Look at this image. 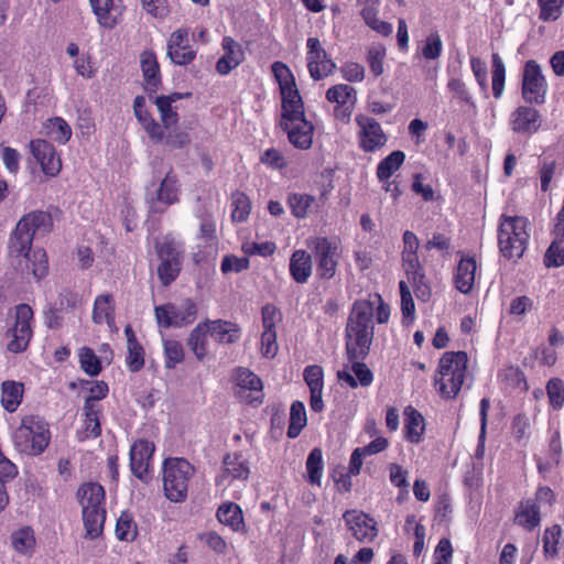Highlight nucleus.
<instances>
[{
	"label": "nucleus",
	"instance_id": "f257e3e1",
	"mask_svg": "<svg viewBox=\"0 0 564 564\" xmlns=\"http://www.w3.org/2000/svg\"><path fill=\"white\" fill-rule=\"evenodd\" d=\"M373 304L369 301H357L352 305L346 326V350L351 369L337 371L339 381L346 382L350 388L359 384L368 387L372 382V372L366 364L361 362L370 350L373 339L372 317Z\"/></svg>",
	"mask_w": 564,
	"mask_h": 564
},
{
	"label": "nucleus",
	"instance_id": "f03ea898",
	"mask_svg": "<svg viewBox=\"0 0 564 564\" xmlns=\"http://www.w3.org/2000/svg\"><path fill=\"white\" fill-rule=\"evenodd\" d=\"M52 228L51 215L42 210L31 212L18 221L9 240V251L11 256L18 259L17 265L22 273H31L36 280L47 274L46 252L43 249L31 252V247L35 235L48 234Z\"/></svg>",
	"mask_w": 564,
	"mask_h": 564
},
{
	"label": "nucleus",
	"instance_id": "7ed1b4c3",
	"mask_svg": "<svg viewBox=\"0 0 564 564\" xmlns=\"http://www.w3.org/2000/svg\"><path fill=\"white\" fill-rule=\"evenodd\" d=\"M467 362L468 357L465 351L443 354L435 376V386L442 397L453 399L458 394L466 376Z\"/></svg>",
	"mask_w": 564,
	"mask_h": 564
},
{
	"label": "nucleus",
	"instance_id": "20e7f679",
	"mask_svg": "<svg viewBox=\"0 0 564 564\" xmlns=\"http://www.w3.org/2000/svg\"><path fill=\"white\" fill-rule=\"evenodd\" d=\"M528 225L529 221L524 217L501 216L498 246L506 259L518 260L523 256L529 239Z\"/></svg>",
	"mask_w": 564,
	"mask_h": 564
},
{
	"label": "nucleus",
	"instance_id": "39448f33",
	"mask_svg": "<svg viewBox=\"0 0 564 564\" xmlns=\"http://www.w3.org/2000/svg\"><path fill=\"white\" fill-rule=\"evenodd\" d=\"M50 437L47 424L39 416L29 415L22 419L12 435V441L19 453L35 456L44 452Z\"/></svg>",
	"mask_w": 564,
	"mask_h": 564
},
{
	"label": "nucleus",
	"instance_id": "423d86ee",
	"mask_svg": "<svg viewBox=\"0 0 564 564\" xmlns=\"http://www.w3.org/2000/svg\"><path fill=\"white\" fill-rule=\"evenodd\" d=\"M194 467L183 458H167L163 464V488L165 496L173 502H182L187 497L189 478Z\"/></svg>",
	"mask_w": 564,
	"mask_h": 564
},
{
	"label": "nucleus",
	"instance_id": "0eeeda50",
	"mask_svg": "<svg viewBox=\"0 0 564 564\" xmlns=\"http://www.w3.org/2000/svg\"><path fill=\"white\" fill-rule=\"evenodd\" d=\"M316 261L317 275L321 279H332L337 270L340 251L336 241L326 237L312 238L308 242Z\"/></svg>",
	"mask_w": 564,
	"mask_h": 564
},
{
	"label": "nucleus",
	"instance_id": "6e6552de",
	"mask_svg": "<svg viewBox=\"0 0 564 564\" xmlns=\"http://www.w3.org/2000/svg\"><path fill=\"white\" fill-rule=\"evenodd\" d=\"M281 129L288 134L290 143L300 150H307L313 143L314 126L305 112L301 115L281 116Z\"/></svg>",
	"mask_w": 564,
	"mask_h": 564
},
{
	"label": "nucleus",
	"instance_id": "1a4fd4ad",
	"mask_svg": "<svg viewBox=\"0 0 564 564\" xmlns=\"http://www.w3.org/2000/svg\"><path fill=\"white\" fill-rule=\"evenodd\" d=\"M547 90L541 66L533 59L525 63L522 74V97L529 104H543Z\"/></svg>",
	"mask_w": 564,
	"mask_h": 564
},
{
	"label": "nucleus",
	"instance_id": "9d476101",
	"mask_svg": "<svg viewBox=\"0 0 564 564\" xmlns=\"http://www.w3.org/2000/svg\"><path fill=\"white\" fill-rule=\"evenodd\" d=\"M155 317L163 327H182L193 323L197 315L196 304L192 300H185L181 305L172 303L156 306Z\"/></svg>",
	"mask_w": 564,
	"mask_h": 564
},
{
	"label": "nucleus",
	"instance_id": "9b49d317",
	"mask_svg": "<svg viewBox=\"0 0 564 564\" xmlns=\"http://www.w3.org/2000/svg\"><path fill=\"white\" fill-rule=\"evenodd\" d=\"M33 319V311L28 304H20L15 306V323L12 328L8 330L12 339L8 343V349L11 352L24 351L32 338L33 330L31 321Z\"/></svg>",
	"mask_w": 564,
	"mask_h": 564
},
{
	"label": "nucleus",
	"instance_id": "f8f14e48",
	"mask_svg": "<svg viewBox=\"0 0 564 564\" xmlns=\"http://www.w3.org/2000/svg\"><path fill=\"white\" fill-rule=\"evenodd\" d=\"M307 46V68L314 80H321L336 69V64L329 57L328 53L322 46L317 37H308Z\"/></svg>",
	"mask_w": 564,
	"mask_h": 564
},
{
	"label": "nucleus",
	"instance_id": "ddd939ff",
	"mask_svg": "<svg viewBox=\"0 0 564 564\" xmlns=\"http://www.w3.org/2000/svg\"><path fill=\"white\" fill-rule=\"evenodd\" d=\"M343 519L352 536L359 542H371L378 535L377 522L360 510H347Z\"/></svg>",
	"mask_w": 564,
	"mask_h": 564
},
{
	"label": "nucleus",
	"instance_id": "4468645a",
	"mask_svg": "<svg viewBox=\"0 0 564 564\" xmlns=\"http://www.w3.org/2000/svg\"><path fill=\"white\" fill-rule=\"evenodd\" d=\"M356 123L360 128V148L365 152H375L387 143V135L379 122L373 118L358 115L356 117Z\"/></svg>",
	"mask_w": 564,
	"mask_h": 564
},
{
	"label": "nucleus",
	"instance_id": "2eb2a0df",
	"mask_svg": "<svg viewBox=\"0 0 564 564\" xmlns=\"http://www.w3.org/2000/svg\"><path fill=\"white\" fill-rule=\"evenodd\" d=\"M31 152L40 163L42 171L47 176H55L62 169V162L55 148L45 140H33L30 143Z\"/></svg>",
	"mask_w": 564,
	"mask_h": 564
},
{
	"label": "nucleus",
	"instance_id": "dca6fc26",
	"mask_svg": "<svg viewBox=\"0 0 564 564\" xmlns=\"http://www.w3.org/2000/svg\"><path fill=\"white\" fill-rule=\"evenodd\" d=\"M154 452L153 443L147 440H139L133 443L130 449V468L132 474L139 479L147 481L149 479L150 459Z\"/></svg>",
	"mask_w": 564,
	"mask_h": 564
},
{
	"label": "nucleus",
	"instance_id": "f3484780",
	"mask_svg": "<svg viewBox=\"0 0 564 564\" xmlns=\"http://www.w3.org/2000/svg\"><path fill=\"white\" fill-rule=\"evenodd\" d=\"M167 55L176 65H187L196 56L195 51L188 45V31L178 29L174 31L167 43Z\"/></svg>",
	"mask_w": 564,
	"mask_h": 564
},
{
	"label": "nucleus",
	"instance_id": "a211bd4d",
	"mask_svg": "<svg viewBox=\"0 0 564 564\" xmlns=\"http://www.w3.org/2000/svg\"><path fill=\"white\" fill-rule=\"evenodd\" d=\"M540 112L529 106H520L516 108L510 117V126L512 131L521 134H533L540 128Z\"/></svg>",
	"mask_w": 564,
	"mask_h": 564
},
{
	"label": "nucleus",
	"instance_id": "6ab92c4d",
	"mask_svg": "<svg viewBox=\"0 0 564 564\" xmlns=\"http://www.w3.org/2000/svg\"><path fill=\"white\" fill-rule=\"evenodd\" d=\"M221 47L224 55L218 59L216 69L220 75H227L245 61V52L231 36L223 39Z\"/></svg>",
	"mask_w": 564,
	"mask_h": 564
},
{
	"label": "nucleus",
	"instance_id": "aec40b11",
	"mask_svg": "<svg viewBox=\"0 0 564 564\" xmlns=\"http://www.w3.org/2000/svg\"><path fill=\"white\" fill-rule=\"evenodd\" d=\"M93 10L101 26L112 29L122 14L121 0H90Z\"/></svg>",
	"mask_w": 564,
	"mask_h": 564
},
{
	"label": "nucleus",
	"instance_id": "412c9836",
	"mask_svg": "<svg viewBox=\"0 0 564 564\" xmlns=\"http://www.w3.org/2000/svg\"><path fill=\"white\" fill-rule=\"evenodd\" d=\"M237 390L236 394L248 402L258 400V397L251 398L246 394L247 391L260 393L262 390V382L260 378L247 368H239L236 373Z\"/></svg>",
	"mask_w": 564,
	"mask_h": 564
},
{
	"label": "nucleus",
	"instance_id": "4be33fe9",
	"mask_svg": "<svg viewBox=\"0 0 564 564\" xmlns=\"http://www.w3.org/2000/svg\"><path fill=\"white\" fill-rule=\"evenodd\" d=\"M312 256L305 250H295L290 259V274L297 283L307 282L312 274Z\"/></svg>",
	"mask_w": 564,
	"mask_h": 564
},
{
	"label": "nucleus",
	"instance_id": "5701e85b",
	"mask_svg": "<svg viewBox=\"0 0 564 564\" xmlns=\"http://www.w3.org/2000/svg\"><path fill=\"white\" fill-rule=\"evenodd\" d=\"M77 496L83 511L104 509L105 490L99 484L88 482L83 485L78 489Z\"/></svg>",
	"mask_w": 564,
	"mask_h": 564
},
{
	"label": "nucleus",
	"instance_id": "b1692460",
	"mask_svg": "<svg viewBox=\"0 0 564 564\" xmlns=\"http://www.w3.org/2000/svg\"><path fill=\"white\" fill-rule=\"evenodd\" d=\"M477 264L474 258H462L454 278L456 289L467 294L474 286Z\"/></svg>",
	"mask_w": 564,
	"mask_h": 564
},
{
	"label": "nucleus",
	"instance_id": "393cba45",
	"mask_svg": "<svg viewBox=\"0 0 564 564\" xmlns=\"http://www.w3.org/2000/svg\"><path fill=\"white\" fill-rule=\"evenodd\" d=\"M540 521V507L536 501L532 499L521 501L516 512V522L525 530L532 531Z\"/></svg>",
	"mask_w": 564,
	"mask_h": 564
},
{
	"label": "nucleus",
	"instance_id": "a878e982",
	"mask_svg": "<svg viewBox=\"0 0 564 564\" xmlns=\"http://www.w3.org/2000/svg\"><path fill=\"white\" fill-rule=\"evenodd\" d=\"M141 68L149 91H155L161 83L160 66L153 52H143L140 56Z\"/></svg>",
	"mask_w": 564,
	"mask_h": 564
},
{
	"label": "nucleus",
	"instance_id": "bb28decb",
	"mask_svg": "<svg viewBox=\"0 0 564 564\" xmlns=\"http://www.w3.org/2000/svg\"><path fill=\"white\" fill-rule=\"evenodd\" d=\"M282 95L281 116L301 115L304 106L295 83L280 87Z\"/></svg>",
	"mask_w": 564,
	"mask_h": 564
},
{
	"label": "nucleus",
	"instance_id": "cd10ccee",
	"mask_svg": "<svg viewBox=\"0 0 564 564\" xmlns=\"http://www.w3.org/2000/svg\"><path fill=\"white\" fill-rule=\"evenodd\" d=\"M208 323V334L219 343L232 344L238 340L240 328L237 324L217 319Z\"/></svg>",
	"mask_w": 564,
	"mask_h": 564
},
{
	"label": "nucleus",
	"instance_id": "c85d7f7f",
	"mask_svg": "<svg viewBox=\"0 0 564 564\" xmlns=\"http://www.w3.org/2000/svg\"><path fill=\"white\" fill-rule=\"evenodd\" d=\"M224 470L218 479V482L225 478L230 477L232 479H247L249 476V467L247 463L238 454H228L224 458Z\"/></svg>",
	"mask_w": 564,
	"mask_h": 564
},
{
	"label": "nucleus",
	"instance_id": "c756f323",
	"mask_svg": "<svg viewBox=\"0 0 564 564\" xmlns=\"http://www.w3.org/2000/svg\"><path fill=\"white\" fill-rule=\"evenodd\" d=\"M115 305L110 294H101L96 297L93 310V321L96 324L106 322L108 325L115 323Z\"/></svg>",
	"mask_w": 564,
	"mask_h": 564
},
{
	"label": "nucleus",
	"instance_id": "7c9ffc66",
	"mask_svg": "<svg viewBox=\"0 0 564 564\" xmlns=\"http://www.w3.org/2000/svg\"><path fill=\"white\" fill-rule=\"evenodd\" d=\"M1 403L9 412H14L20 405L24 387L21 382L4 381L2 383Z\"/></svg>",
	"mask_w": 564,
	"mask_h": 564
},
{
	"label": "nucleus",
	"instance_id": "2f4dec72",
	"mask_svg": "<svg viewBox=\"0 0 564 564\" xmlns=\"http://www.w3.org/2000/svg\"><path fill=\"white\" fill-rule=\"evenodd\" d=\"M405 437L411 443H419L425 430L424 419L420 412L412 408L405 410Z\"/></svg>",
	"mask_w": 564,
	"mask_h": 564
},
{
	"label": "nucleus",
	"instance_id": "473e14b6",
	"mask_svg": "<svg viewBox=\"0 0 564 564\" xmlns=\"http://www.w3.org/2000/svg\"><path fill=\"white\" fill-rule=\"evenodd\" d=\"M105 519V509L83 511L85 536L88 539L98 538L102 533Z\"/></svg>",
	"mask_w": 564,
	"mask_h": 564
},
{
	"label": "nucleus",
	"instance_id": "72a5a7b5",
	"mask_svg": "<svg viewBox=\"0 0 564 564\" xmlns=\"http://www.w3.org/2000/svg\"><path fill=\"white\" fill-rule=\"evenodd\" d=\"M218 520L234 531H238L243 525V517L240 507L234 502L224 503L217 510Z\"/></svg>",
	"mask_w": 564,
	"mask_h": 564
},
{
	"label": "nucleus",
	"instance_id": "f704fd0d",
	"mask_svg": "<svg viewBox=\"0 0 564 564\" xmlns=\"http://www.w3.org/2000/svg\"><path fill=\"white\" fill-rule=\"evenodd\" d=\"M208 323H199L189 334L187 345L198 360L206 356V337Z\"/></svg>",
	"mask_w": 564,
	"mask_h": 564
},
{
	"label": "nucleus",
	"instance_id": "c9c22d12",
	"mask_svg": "<svg viewBox=\"0 0 564 564\" xmlns=\"http://www.w3.org/2000/svg\"><path fill=\"white\" fill-rule=\"evenodd\" d=\"M45 131L51 139L61 144H65L72 137L70 126L61 117L48 119Z\"/></svg>",
	"mask_w": 564,
	"mask_h": 564
},
{
	"label": "nucleus",
	"instance_id": "e433bc0d",
	"mask_svg": "<svg viewBox=\"0 0 564 564\" xmlns=\"http://www.w3.org/2000/svg\"><path fill=\"white\" fill-rule=\"evenodd\" d=\"M405 155L402 151H393L377 166V176L380 181H387L403 164Z\"/></svg>",
	"mask_w": 564,
	"mask_h": 564
},
{
	"label": "nucleus",
	"instance_id": "4c0bfd02",
	"mask_svg": "<svg viewBox=\"0 0 564 564\" xmlns=\"http://www.w3.org/2000/svg\"><path fill=\"white\" fill-rule=\"evenodd\" d=\"M306 411L304 403L301 401H294L290 409V425L288 429V436L295 438L306 425Z\"/></svg>",
	"mask_w": 564,
	"mask_h": 564
},
{
	"label": "nucleus",
	"instance_id": "58836bf2",
	"mask_svg": "<svg viewBox=\"0 0 564 564\" xmlns=\"http://www.w3.org/2000/svg\"><path fill=\"white\" fill-rule=\"evenodd\" d=\"M177 180L175 176L167 173L156 192V200L169 206L177 202Z\"/></svg>",
	"mask_w": 564,
	"mask_h": 564
},
{
	"label": "nucleus",
	"instance_id": "ea45409f",
	"mask_svg": "<svg viewBox=\"0 0 564 564\" xmlns=\"http://www.w3.org/2000/svg\"><path fill=\"white\" fill-rule=\"evenodd\" d=\"M326 99L338 105H346L348 102L354 105L357 99V91L352 86L338 84L327 90Z\"/></svg>",
	"mask_w": 564,
	"mask_h": 564
},
{
	"label": "nucleus",
	"instance_id": "a19ab883",
	"mask_svg": "<svg viewBox=\"0 0 564 564\" xmlns=\"http://www.w3.org/2000/svg\"><path fill=\"white\" fill-rule=\"evenodd\" d=\"M307 479L311 485H321L323 475V455L321 448H313L306 459Z\"/></svg>",
	"mask_w": 564,
	"mask_h": 564
},
{
	"label": "nucleus",
	"instance_id": "79ce46f5",
	"mask_svg": "<svg viewBox=\"0 0 564 564\" xmlns=\"http://www.w3.org/2000/svg\"><path fill=\"white\" fill-rule=\"evenodd\" d=\"M101 408L95 406L91 404L84 405V415H85V438L89 437H98L101 433L100 426V414Z\"/></svg>",
	"mask_w": 564,
	"mask_h": 564
},
{
	"label": "nucleus",
	"instance_id": "37998d69",
	"mask_svg": "<svg viewBox=\"0 0 564 564\" xmlns=\"http://www.w3.org/2000/svg\"><path fill=\"white\" fill-rule=\"evenodd\" d=\"M506 79V67L501 57L497 54H492V94L496 99H499L503 93Z\"/></svg>",
	"mask_w": 564,
	"mask_h": 564
},
{
	"label": "nucleus",
	"instance_id": "c03bdc74",
	"mask_svg": "<svg viewBox=\"0 0 564 564\" xmlns=\"http://www.w3.org/2000/svg\"><path fill=\"white\" fill-rule=\"evenodd\" d=\"M361 15L366 24L382 35L392 33V25L378 19V10L375 6H367L361 10Z\"/></svg>",
	"mask_w": 564,
	"mask_h": 564
},
{
	"label": "nucleus",
	"instance_id": "a18cd8bd",
	"mask_svg": "<svg viewBox=\"0 0 564 564\" xmlns=\"http://www.w3.org/2000/svg\"><path fill=\"white\" fill-rule=\"evenodd\" d=\"M158 256L161 261H181L183 259L181 246L170 237H165L156 246Z\"/></svg>",
	"mask_w": 564,
	"mask_h": 564
},
{
	"label": "nucleus",
	"instance_id": "49530a36",
	"mask_svg": "<svg viewBox=\"0 0 564 564\" xmlns=\"http://www.w3.org/2000/svg\"><path fill=\"white\" fill-rule=\"evenodd\" d=\"M116 535L121 541H133L137 536V525L129 512H122L116 524Z\"/></svg>",
	"mask_w": 564,
	"mask_h": 564
},
{
	"label": "nucleus",
	"instance_id": "de8ad7c7",
	"mask_svg": "<svg viewBox=\"0 0 564 564\" xmlns=\"http://www.w3.org/2000/svg\"><path fill=\"white\" fill-rule=\"evenodd\" d=\"M538 4L540 7V20L556 21L562 15L564 0H538Z\"/></svg>",
	"mask_w": 564,
	"mask_h": 564
},
{
	"label": "nucleus",
	"instance_id": "09e8293b",
	"mask_svg": "<svg viewBox=\"0 0 564 564\" xmlns=\"http://www.w3.org/2000/svg\"><path fill=\"white\" fill-rule=\"evenodd\" d=\"M154 104L160 112L161 121L165 130H171L178 122V115L176 108L167 104L163 98H155Z\"/></svg>",
	"mask_w": 564,
	"mask_h": 564
},
{
	"label": "nucleus",
	"instance_id": "8fccbe9b",
	"mask_svg": "<svg viewBox=\"0 0 564 564\" xmlns=\"http://www.w3.org/2000/svg\"><path fill=\"white\" fill-rule=\"evenodd\" d=\"M165 367L173 369L177 364L184 359V350L181 343L174 339L164 340Z\"/></svg>",
	"mask_w": 564,
	"mask_h": 564
},
{
	"label": "nucleus",
	"instance_id": "3c124183",
	"mask_svg": "<svg viewBox=\"0 0 564 564\" xmlns=\"http://www.w3.org/2000/svg\"><path fill=\"white\" fill-rule=\"evenodd\" d=\"M231 198L234 205L231 214L232 220L239 223L245 221L248 218L251 208L249 198L241 192L234 193Z\"/></svg>",
	"mask_w": 564,
	"mask_h": 564
},
{
	"label": "nucleus",
	"instance_id": "603ef678",
	"mask_svg": "<svg viewBox=\"0 0 564 564\" xmlns=\"http://www.w3.org/2000/svg\"><path fill=\"white\" fill-rule=\"evenodd\" d=\"M79 361L82 369L89 376H97L100 370V360L93 349L83 347L79 351Z\"/></svg>",
	"mask_w": 564,
	"mask_h": 564
},
{
	"label": "nucleus",
	"instance_id": "864d4df0",
	"mask_svg": "<svg viewBox=\"0 0 564 564\" xmlns=\"http://www.w3.org/2000/svg\"><path fill=\"white\" fill-rule=\"evenodd\" d=\"M443 42L438 32H431L422 46V55L426 59H437L441 56Z\"/></svg>",
	"mask_w": 564,
	"mask_h": 564
},
{
	"label": "nucleus",
	"instance_id": "5fc2aeb1",
	"mask_svg": "<svg viewBox=\"0 0 564 564\" xmlns=\"http://www.w3.org/2000/svg\"><path fill=\"white\" fill-rule=\"evenodd\" d=\"M314 202V197L305 194H293L289 197V205L293 215L297 218H304L307 209Z\"/></svg>",
	"mask_w": 564,
	"mask_h": 564
},
{
	"label": "nucleus",
	"instance_id": "6e6d98bb",
	"mask_svg": "<svg viewBox=\"0 0 564 564\" xmlns=\"http://www.w3.org/2000/svg\"><path fill=\"white\" fill-rule=\"evenodd\" d=\"M546 392L550 404L554 409H560L564 404V383L558 378L551 379L546 384Z\"/></svg>",
	"mask_w": 564,
	"mask_h": 564
},
{
	"label": "nucleus",
	"instance_id": "4d7b16f0",
	"mask_svg": "<svg viewBox=\"0 0 564 564\" xmlns=\"http://www.w3.org/2000/svg\"><path fill=\"white\" fill-rule=\"evenodd\" d=\"M562 530L558 524L547 528L543 536V550L545 555L555 556L557 554V544Z\"/></svg>",
	"mask_w": 564,
	"mask_h": 564
},
{
	"label": "nucleus",
	"instance_id": "13d9d810",
	"mask_svg": "<svg viewBox=\"0 0 564 564\" xmlns=\"http://www.w3.org/2000/svg\"><path fill=\"white\" fill-rule=\"evenodd\" d=\"M13 547L21 553L30 551L35 543L33 533L30 529H21L11 536Z\"/></svg>",
	"mask_w": 564,
	"mask_h": 564
},
{
	"label": "nucleus",
	"instance_id": "bf43d9fd",
	"mask_svg": "<svg viewBox=\"0 0 564 564\" xmlns=\"http://www.w3.org/2000/svg\"><path fill=\"white\" fill-rule=\"evenodd\" d=\"M181 265V261H161L158 274L163 285H169L177 278Z\"/></svg>",
	"mask_w": 564,
	"mask_h": 564
},
{
	"label": "nucleus",
	"instance_id": "052dcab7",
	"mask_svg": "<svg viewBox=\"0 0 564 564\" xmlns=\"http://www.w3.org/2000/svg\"><path fill=\"white\" fill-rule=\"evenodd\" d=\"M384 56L386 50L381 46H371L367 52V63L376 77L383 73Z\"/></svg>",
	"mask_w": 564,
	"mask_h": 564
},
{
	"label": "nucleus",
	"instance_id": "680f3d73",
	"mask_svg": "<svg viewBox=\"0 0 564 564\" xmlns=\"http://www.w3.org/2000/svg\"><path fill=\"white\" fill-rule=\"evenodd\" d=\"M304 380L310 388V392L323 391V369L319 366H308L304 370Z\"/></svg>",
	"mask_w": 564,
	"mask_h": 564
},
{
	"label": "nucleus",
	"instance_id": "e2e57ef3",
	"mask_svg": "<svg viewBox=\"0 0 564 564\" xmlns=\"http://www.w3.org/2000/svg\"><path fill=\"white\" fill-rule=\"evenodd\" d=\"M127 365L133 372L139 371L144 366V350L140 344H130L127 346Z\"/></svg>",
	"mask_w": 564,
	"mask_h": 564
},
{
	"label": "nucleus",
	"instance_id": "0e129e2a",
	"mask_svg": "<svg viewBox=\"0 0 564 564\" xmlns=\"http://www.w3.org/2000/svg\"><path fill=\"white\" fill-rule=\"evenodd\" d=\"M249 268V259L246 257L226 256L221 261L223 273L241 272Z\"/></svg>",
	"mask_w": 564,
	"mask_h": 564
},
{
	"label": "nucleus",
	"instance_id": "69168bd1",
	"mask_svg": "<svg viewBox=\"0 0 564 564\" xmlns=\"http://www.w3.org/2000/svg\"><path fill=\"white\" fill-rule=\"evenodd\" d=\"M263 330H275V325L281 321V314L273 304H265L262 310Z\"/></svg>",
	"mask_w": 564,
	"mask_h": 564
},
{
	"label": "nucleus",
	"instance_id": "338daca9",
	"mask_svg": "<svg viewBox=\"0 0 564 564\" xmlns=\"http://www.w3.org/2000/svg\"><path fill=\"white\" fill-rule=\"evenodd\" d=\"M546 267H561L564 264V248L557 242H552L544 254Z\"/></svg>",
	"mask_w": 564,
	"mask_h": 564
},
{
	"label": "nucleus",
	"instance_id": "774afa93",
	"mask_svg": "<svg viewBox=\"0 0 564 564\" xmlns=\"http://www.w3.org/2000/svg\"><path fill=\"white\" fill-rule=\"evenodd\" d=\"M164 140L165 144L172 149H182L191 143L188 133L180 129L169 131V133L164 135Z\"/></svg>",
	"mask_w": 564,
	"mask_h": 564
}]
</instances>
